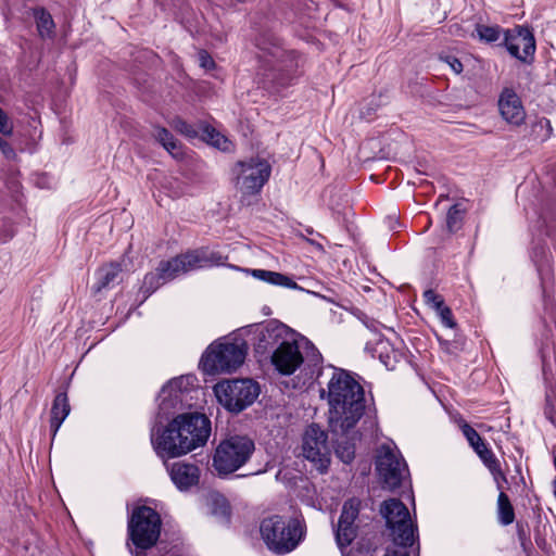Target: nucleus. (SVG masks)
I'll return each instance as SVG.
<instances>
[{
    "label": "nucleus",
    "instance_id": "obj_1",
    "mask_svg": "<svg viewBox=\"0 0 556 556\" xmlns=\"http://www.w3.org/2000/svg\"><path fill=\"white\" fill-rule=\"evenodd\" d=\"M211 434V420L200 413L177 415L166 426L155 422L150 440L155 454L164 462L184 456L205 445Z\"/></svg>",
    "mask_w": 556,
    "mask_h": 556
},
{
    "label": "nucleus",
    "instance_id": "obj_2",
    "mask_svg": "<svg viewBox=\"0 0 556 556\" xmlns=\"http://www.w3.org/2000/svg\"><path fill=\"white\" fill-rule=\"evenodd\" d=\"M320 397L329 405V427L336 435H345L364 415L365 391L355 378L344 369L333 368L327 389Z\"/></svg>",
    "mask_w": 556,
    "mask_h": 556
},
{
    "label": "nucleus",
    "instance_id": "obj_3",
    "mask_svg": "<svg viewBox=\"0 0 556 556\" xmlns=\"http://www.w3.org/2000/svg\"><path fill=\"white\" fill-rule=\"evenodd\" d=\"M300 333L285 324L270 321L258 333L257 351L270 353L275 369L283 375L294 374L304 358L299 348Z\"/></svg>",
    "mask_w": 556,
    "mask_h": 556
},
{
    "label": "nucleus",
    "instance_id": "obj_4",
    "mask_svg": "<svg viewBox=\"0 0 556 556\" xmlns=\"http://www.w3.org/2000/svg\"><path fill=\"white\" fill-rule=\"evenodd\" d=\"M226 257L206 248L188 251L168 261L160 262L155 273L144 276L143 288L147 292L155 291L161 285L176 277L206 267L223 265Z\"/></svg>",
    "mask_w": 556,
    "mask_h": 556
},
{
    "label": "nucleus",
    "instance_id": "obj_5",
    "mask_svg": "<svg viewBox=\"0 0 556 556\" xmlns=\"http://www.w3.org/2000/svg\"><path fill=\"white\" fill-rule=\"evenodd\" d=\"M162 520L151 507H137L128 521L127 546L134 556H146V551L156 544L161 534Z\"/></svg>",
    "mask_w": 556,
    "mask_h": 556
},
{
    "label": "nucleus",
    "instance_id": "obj_6",
    "mask_svg": "<svg viewBox=\"0 0 556 556\" xmlns=\"http://www.w3.org/2000/svg\"><path fill=\"white\" fill-rule=\"evenodd\" d=\"M247 352L248 346L242 339L216 341L202 355L200 367L208 375L231 372L243 364Z\"/></svg>",
    "mask_w": 556,
    "mask_h": 556
},
{
    "label": "nucleus",
    "instance_id": "obj_7",
    "mask_svg": "<svg viewBox=\"0 0 556 556\" xmlns=\"http://www.w3.org/2000/svg\"><path fill=\"white\" fill-rule=\"evenodd\" d=\"M254 450L253 440L247 435H230L216 446L212 467L218 477H227L244 466Z\"/></svg>",
    "mask_w": 556,
    "mask_h": 556
},
{
    "label": "nucleus",
    "instance_id": "obj_8",
    "mask_svg": "<svg viewBox=\"0 0 556 556\" xmlns=\"http://www.w3.org/2000/svg\"><path fill=\"white\" fill-rule=\"evenodd\" d=\"M260 531L268 549L279 555L293 551L302 536V529L296 519L286 520L280 516L265 518Z\"/></svg>",
    "mask_w": 556,
    "mask_h": 556
},
{
    "label": "nucleus",
    "instance_id": "obj_9",
    "mask_svg": "<svg viewBox=\"0 0 556 556\" xmlns=\"http://www.w3.org/2000/svg\"><path fill=\"white\" fill-rule=\"evenodd\" d=\"M380 513L386 519L395 545L412 546L418 541L417 526L410 518L407 507L397 498H390L381 504Z\"/></svg>",
    "mask_w": 556,
    "mask_h": 556
},
{
    "label": "nucleus",
    "instance_id": "obj_10",
    "mask_svg": "<svg viewBox=\"0 0 556 556\" xmlns=\"http://www.w3.org/2000/svg\"><path fill=\"white\" fill-rule=\"evenodd\" d=\"M260 391L258 383L252 379L225 380L214 387L217 401L232 413H240L252 405Z\"/></svg>",
    "mask_w": 556,
    "mask_h": 556
},
{
    "label": "nucleus",
    "instance_id": "obj_11",
    "mask_svg": "<svg viewBox=\"0 0 556 556\" xmlns=\"http://www.w3.org/2000/svg\"><path fill=\"white\" fill-rule=\"evenodd\" d=\"M236 185L242 194H256L269 179L271 167L266 160L251 157L238 162L233 169Z\"/></svg>",
    "mask_w": 556,
    "mask_h": 556
},
{
    "label": "nucleus",
    "instance_id": "obj_12",
    "mask_svg": "<svg viewBox=\"0 0 556 556\" xmlns=\"http://www.w3.org/2000/svg\"><path fill=\"white\" fill-rule=\"evenodd\" d=\"M376 469L383 488L394 490L408 477V469L404 458L396 448L382 445L377 454Z\"/></svg>",
    "mask_w": 556,
    "mask_h": 556
},
{
    "label": "nucleus",
    "instance_id": "obj_13",
    "mask_svg": "<svg viewBox=\"0 0 556 556\" xmlns=\"http://www.w3.org/2000/svg\"><path fill=\"white\" fill-rule=\"evenodd\" d=\"M361 500L352 497L344 502L336 530L339 548H345L357 538L363 518L359 516Z\"/></svg>",
    "mask_w": 556,
    "mask_h": 556
},
{
    "label": "nucleus",
    "instance_id": "obj_14",
    "mask_svg": "<svg viewBox=\"0 0 556 556\" xmlns=\"http://www.w3.org/2000/svg\"><path fill=\"white\" fill-rule=\"evenodd\" d=\"M257 53L256 56L264 70L263 76L267 79L274 80L275 74H267L266 72L282 71L285 66L282 63L288 56L286 50L281 47L279 40L273 35H262L256 39Z\"/></svg>",
    "mask_w": 556,
    "mask_h": 556
},
{
    "label": "nucleus",
    "instance_id": "obj_15",
    "mask_svg": "<svg viewBox=\"0 0 556 556\" xmlns=\"http://www.w3.org/2000/svg\"><path fill=\"white\" fill-rule=\"evenodd\" d=\"M197 378L193 375H186L173 378L160 391L159 416H168L172 409H176L184 401L186 393L195 386Z\"/></svg>",
    "mask_w": 556,
    "mask_h": 556
},
{
    "label": "nucleus",
    "instance_id": "obj_16",
    "mask_svg": "<svg viewBox=\"0 0 556 556\" xmlns=\"http://www.w3.org/2000/svg\"><path fill=\"white\" fill-rule=\"evenodd\" d=\"M303 456L317 465L319 469H326L329 465L330 450L327 443V434L317 425H311L304 435L302 444Z\"/></svg>",
    "mask_w": 556,
    "mask_h": 556
},
{
    "label": "nucleus",
    "instance_id": "obj_17",
    "mask_svg": "<svg viewBox=\"0 0 556 556\" xmlns=\"http://www.w3.org/2000/svg\"><path fill=\"white\" fill-rule=\"evenodd\" d=\"M503 42L513 56L523 62H528L535 52L534 37L525 28H519L516 34L504 31Z\"/></svg>",
    "mask_w": 556,
    "mask_h": 556
},
{
    "label": "nucleus",
    "instance_id": "obj_18",
    "mask_svg": "<svg viewBox=\"0 0 556 556\" xmlns=\"http://www.w3.org/2000/svg\"><path fill=\"white\" fill-rule=\"evenodd\" d=\"M164 464L172 482L178 490L187 491L199 483L200 469L197 465L185 462L167 464V460Z\"/></svg>",
    "mask_w": 556,
    "mask_h": 556
},
{
    "label": "nucleus",
    "instance_id": "obj_19",
    "mask_svg": "<svg viewBox=\"0 0 556 556\" xmlns=\"http://www.w3.org/2000/svg\"><path fill=\"white\" fill-rule=\"evenodd\" d=\"M498 110L503 119L514 126L526 119V111L518 94L513 89H504L498 99Z\"/></svg>",
    "mask_w": 556,
    "mask_h": 556
},
{
    "label": "nucleus",
    "instance_id": "obj_20",
    "mask_svg": "<svg viewBox=\"0 0 556 556\" xmlns=\"http://www.w3.org/2000/svg\"><path fill=\"white\" fill-rule=\"evenodd\" d=\"M122 266L119 263H110L100 267L96 273L97 282L93 291L99 293L118 283Z\"/></svg>",
    "mask_w": 556,
    "mask_h": 556
},
{
    "label": "nucleus",
    "instance_id": "obj_21",
    "mask_svg": "<svg viewBox=\"0 0 556 556\" xmlns=\"http://www.w3.org/2000/svg\"><path fill=\"white\" fill-rule=\"evenodd\" d=\"M379 539L376 533L366 532L361 536L355 546L340 548L342 556H375Z\"/></svg>",
    "mask_w": 556,
    "mask_h": 556
},
{
    "label": "nucleus",
    "instance_id": "obj_22",
    "mask_svg": "<svg viewBox=\"0 0 556 556\" xmlns=\"http://www.w3.org/2000/svg\"><path fill=\"white\" fill-rule=\"evenodd\" d=\"M71 410L68 399L66 393H59L52 404L51 408V420L50 428L52 431V435L55 437L58 430L60 429L62 422L68 416Z\"/></svg>",
    "mask_w": 556,
    "mask_h": 556
},
{
    "label": "nucleus",
    "instance_id": "obj_23",
    "mask_svg": "<svg viewBox=\"0 0 556 556\" xmlns=\"http://www.w3.org/2000/svg\"><path fill=\"white\" fill-rule=\"evenodd\" d=\"M251 275L258 280L265 281L274 286H281L289 289L299 288L295 281L280 273L265 269H252Z\"/></svg>",
    "mask_w": 556,
    "mask_h": 556
},
{
    "label": "nucleus",
    "instance_id": "obj_24",
    "mask_svg": "<svg viewBox=\"0 0 556 556\" xmlns=\"http://www.w3.org/2000/svg\"><path fill=\"white\" fill-rule=\"evenodd\" d=\"M38 34L41 38L54 36L55 24L51 14L45 8H36L33 11Z\"/></svg>",
    "mask_w": 556,
    "mask_h": 556
},
{
    "label": "nucleus",
    "instance_id": "obj_25",
    "mask_svg": "<svg viewBox=\"0 0 556 556\" xmlns=\"http://www.w3.org/2000/svg\"><path fill=\"white\" fill-rule=\"evenodd\" d=\"M497 519L503 526H508L515 520L513 505L508 495L504 492H500L497 497Z\"/></svg>",
    "mask_w": 556,
    "mask_h": 556
},
{
    "label": "nucleus",
    "instance_id": "obj_26",
    "mask_svg": "<svg viewBox=\"0 0 556 556\" xmlns=\"http://www.w3.org/2000/svg\"><path fill=\"white\" fill-rule=\"evenodd\" d=\"M483 464L488 467L491 473L494 476V479L497 481L498 478L506 480L505 475L501 469V464L498 459L495 457L494 453L485 445L483 448H480L476 452Z\"/></svg>",
    "mask_w": 556,
    "mask_h": 556
},
{
    "label": "nucleus",
    "instance_id": "obj_27",
    "mask_svg": "<svg viewBox=\"0 0 556 556\" xmlns=\"http://www.w3.org/2000/svg\"><path fill=\"white\" fill-rule=\"evenodd\" d=\"M154 137L173 156L178 157L181 154L180 144L166 128L157 127Z\"/></svg>",
    "mask_w": 556,
    "mask_h": 556
},
{
    "label": "nucleus",
    "instance_id": "obj_28",
    "mask_svg": "<svg viewBox=\"0 0 556 556\" xmlns=\"http://www.w3.org/2000/svg\"><path fill=\"white\" fill-rule=\"evenodd\" d=\"M552 135V126L551 122L545 118L541 117L535 119L531 124V129L529 136L536 141H546Z\"/></svg>",
    "mask_w": 556,
    "mask_h": 556
},
{
    "label": "nucleus",
    "instance_id": "obj_29",
    "mask_svg": "<svg viewBox=\"0 0 556 556\" xmlns=\"http://www.w3.org/2000/svg\"><path fill=\"white\" fill-rule=\"evenodd\" d=\"M203 136L207 142L222 151H230L232 149L231 141L212 127H204Z\"/></svg>",
    "mask_w": 556,
    "mask_h": 556
},
{
    "label": "nucleus",
    "instance_id": "obj_30",
    "mask_svg": "<svg viewBox=\"0 0 556 556\" xmlns=\"http://www.w3.org/2000/svg\"><path fill=\"white\" fill-rule=\"evenodd\" d=\"M476 31L480 40L489 43L496 42L504 36L500 26L478 25Z\"/></svg>",
    "mask_w": 556,
    "mask_h": 556
},
{
    "label": "nucleus",
    "instance_id": "obj_31",
    "mask_svg": "<svg viewBox=\"0 0 556 556\" xmlns=\"http://www.w3.org/2000/svg\"><path fill=\"white\" fill-rule=\"evenodd\" d=\"M464 211L459 207L458 204H454L450 207L446 215V227L450 232L457 231L463 222Z\"/></svg>",
    "mask_w": 556,
    "mask_h": 556
},
{
    "label": "nucleus",
    "instance_id": "obj_32",
    "mask_svg": "<svg viewBox=\"0 0 556 556\" xmlns=\"http://www.w3.org/2000/svg\"><path fill=\"white\" fill-rule=\"evenodd\" d=\"M460 428L464 437L467 439L469 445L473 448L475 452L483 448L486 445L480 434L467 422H463Z\"/></svg>",
    "mask_w": 556,
    "mask_h": 556
},
{
    "label": "nucleus",
    "instance_id": "obj_33",
    "mask_svg": "<svg viewBox=\"0 0 556 556\" xmlns=\"http://www.w3.org/2000/svg\"><path fill=\"white\" fill-rule=\"evenodd\" d=\"M337 456L344 463L350 464L355 457V445L349 440L337 441L336 445Z\"/></svg>",
    "mask_w": 556,
    "mask_h": 556
},
{
    "label": "nucleus",
    "instance_id": "obj_34",
    "mask_svg": "<svg viewBox=\"0 0 556 556\" xmlns=\"http://www.w3.org/2000/svg\"><path fill=\"white\" fill-rule=\"evenodd\" d=\"M170 126L176 131L180 132L181 135L188 138H194L198 136V130L180 117L173 118L170 122Z\"/></svg>",
    "mask_w": 556,
    "mask_h": 556
},
{
    "label": "nucleus",
    "instance_id": "obj_35",
    "mask_svg": "<svg viewBox=\"0 0 556 556\" xmlns=\"http://www.w3.org/2000/svg\"><path fill=\"white\" fill-rule=\"evenodd\" d=\"M384 556H419V543H413L412 546L402 547L396 545V548L388 551Z\"/></svg>",
    "mask_w": 556,
    "mask_h": 556
},
{
    "label": "nucleus",
    "instance_id": "obj_36",
    "mask_svg": "<svg viewBox=\"0 0 556 556\" xmlns=\"http://www.w3.org/2000/svg\"><path fill=\"white\" fill-rule=\"evenodd\" d=\"M424 300L428 306L438 311L444 305L443 298L433 290H426L424 292Z\"/></svg>",
    "mask_w": 556,
    "mask_h": 556
},
{
    "label": "nucleus",
    "instance_id": "obj_37",
    "mask_svg": "<svg viewBox=\"0 0 556 556\" xmlns=\"http://www.w3.org/2000/svg\"><path fill=\"white\" fill-rule=\"evenodd\" d=\"M439 59H440V61L445 63L451 68V71L453 73H455L456 75H459L464 70V66H463V63L460 62V60L453 54H448V53L441 54L439 56Z\"/></svg>",
    "mask_w": 556,
    "mask_h": 556
},
{
    "label": "nucleus",
    "instance_id": "obj_38",
    "mask_svg": "<svg viewBox=\"0 0 556 556\" xmlns=\"http://www.w3.org/2000/svg\"><path fill=\"white\" fill-rule=\"evenodd\" d=\"M215 508L213 510L214 514H219L224 517H230V505L223 496H216L214 498Z\"/></svg>",
    "mask_w": 556,
    "mask_h": 556
},
{
    "label": "nucleus",
    "instance_id": "obj_39",
    "mask_svg": "<svg viewBox=\"0 0 556 556\" xmlns=\"http://www.w3.org/2000/svg\"><path fill=\"white\" fill-rule=\"evenodd\" d=\"M435 312L439 314L441 321L445 327L454 328L456 326L453 319L452 311L447 306L443 305Z\"/></svg>",
    "mask_w": 556,
    "mask_h": 556
},
{
    "label": "nucleus",
    "instance_id": "obj_40",
    "mask_svg": "<svg viewBox=\"0 0 556 556\" xmlns=\"http://www.w3.org/2000/svg\"><path fill=\"white\" fill-rule=\"evenodd\" d=\"M198 61L201 67L204 70H212L215 66V62L212 56L204 50L198 53Z\"/></svg>",
    "mask_w": 556,
    "mask_h": 556
},
{
    "label": "nucleus",
    "instance_id": "obj_41",
    "mask_svg": "<svg viewBox=\"0 0 556 556\" xmlns=\"http://www.w3.org/2000/svg\"><path fill=\"white\" fill-rule=\"evenodd\" d=\"M13 127L9 122L8 115L0 108V132L4 136H10L12 134Z\"/></svg>",
    "mask_w": 556,
    "mask_h": 556
},
{
    "label": "nucleus",
    "instance_id": "obj_42",
    "mask_svg": "<svg viewBox=\"0 0 556 556\" xmlns=\"http://www.w3.org/2000/svg\"><path fill=\"white\" fill-rule=\"evenodd\" d=\"M538 273L543 285L551 279L552 270L548 260H546L543 264L538 265Z\"/></svg>",
    "mask_w": 556,
    "mask_h": 556
},
{
    "label": "nucleus",
    "instance_id": "obj_43",
    "mask_svg": "<svg viewBox=\"0 0 556 556\" xmlns=\"http://www.w3.org/2000/svg\"><path fill=\"white\" fill-rule=\"evenodd\" d=\"M0 150L2 154L9 160L14 159L16 155L11 144L2 138H0Z\"/></svg>",
    "mask_w": 556,
    "mask_h": 556
},
{
    "label": "nucleus",
    "instance_id": "obj_44",
    "mask_svg": "<svg viewBox=\"0 0 556 556\" xmlns=\"http://www.w3.org/2000/svg\"><path fill=\"white\" fill-rule=\"evenodd\" d=\"M315 356H316V362H318V361H319V358H320V354H319V353H316V355H315Z\"/></svg>",
    "mask_w": 556,
    "mask_h": 556
},
{
    "label": "nucleus",
    "instance_id": "obj_45",
    "mask_svg": "<svg viewBox=\"0 0 556 556\" xmlns=\"http://www.w3.org/2000/svg\"><path fill=\"white\" fill-rule=\"evenodd\" d=\"M382 362L384 363V365H386L387 367H389V363H388L387 361H383V359H382Z\"/></svg>",
    "mask_w": 556,
    "mask_h": 556
}]
</instances>
